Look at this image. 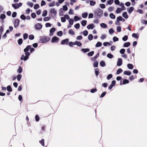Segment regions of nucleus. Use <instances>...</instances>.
<instances>
[{
    "mask_svg": "<svg viewBox=\"0 0 147 147\" xmlns=\"http://www.w3.org/2000/svg\"><path fill=\"white\" fill-rule=\"evenodd\" d=\"M50 40V38L47 36H43L40 37L39 42L40 43H45L48 42Z\"/></svg>",
    "mask_w": 147,
    "mask_h": 147,
    "instance_id": "obj_1",
    "label": "nucleus"
},
{
    "mask_svg": "<svg viewBox=\"0 0 147 147\" xmlns=\"http://www.w3.org/2000/svg\"><path fill=\"white\" fill-rule=\"evenodd\" d=\"M25 53L26 56L24 55H22L21 57V59L24 60V61H26L28 59V56L30 55V53L28 51L24 52Z\"/></svg>",
    "mask_w": 147,
    "mask_h": 147,
    "instance_id": "obj_2",
    "label": "nucleus"
},
{
    "mask_svg": "<svg viewBox=\"0 0 147 147\" xmlns=\"http://www.w3.org/2000/svg\"><path fill=\"white\" fill-rule=\"evenodd\" d=\"M94 13L95 16L100 17V16L102 14L103 11L101 9L98 8L94 11Z\"/></svg>",
    "mask_w": 147,
    "mask_h": 147,
    "instance_id": "obj_3",
    "label": "nucleus"
},
{
    "mask_svg": "<svg viewBox=\"0 0 147 147\" xmlns=\"http://www.w3.org/2000/svg\"><path fill=\"white\" fill-rule=\"evenodd\" d=\"M20 21L18 19H16L14 21V27L15 28H17L19 24Z\"/></svg>",
    "mask_w": 147,
    "mask_h": 147,
    "instance_id": "obj_4",
    "label": "nucleus"
},
{
    "mask_svg": "<svg viewBox=\"0 0 147 147\" xmlns=\"http://www.w3.org/2000/svg\"><path fill=\"white\" fill-rule=\"evenodd\" d=\"M35 27L36 29L40 30L42 28V25L39 23H37L35 25Z\"/></svg>",
    "mask_w": 147,
    "mask_h": 147,
    "instance_id": "obj_5",
    "label": "nucleus"
},
{
    "mask_svg": "<svg viewBox=\"0 0 147 147\" xmlns=\"http://www.w3.org/2000/svg\"><path fill=\"white\" fill-rule=\"evenodd\" d=\"M117 65L118 66H121L122 64V60L121 58H119L117 60Z\"/></svg>",
    "mask_w": 147,
    "mask_h": 147,
    "instance_id": "obj_6",
    "label": "nucleus"
},
{
    "mask_svg": "<svg viewBox=\"0 0 147 147\" xmlns=\"http://www.w3.org/2000/svg\"><path fill=\"white\" fill-rule=\"evenodd\" d=\"M59 38L56 36H55L52 38L51 42L53 43L57 42H58Z\"/></svg>",
    "mask_w": 147,
    "mask_h": 147,
    "instance_id": "obj_7",
    "label": "nucleus"
},
{
    "mask_svg": "<svg viewBox=\"0 0 147 147\" xmlns=\"http://www.w3.org/2000/svg\"><path fill=\"white\" fill-rule=\"evenodd\" d=\"M68 42L69 39L67 38H66L62 40L61 42V43L62 45H64L65 44L67 45V44Z\"/></svg>",
    "mask_w": 147,
    "mask_h": 147,
    "instance_id": "obj_8",
    "label": "nucleus"
},
{
    "mask_svg": "<svg viewBox=\"0 0 147 147\" xmlns=\"http://www.w3.org/2000/svg\"><path fill=\"white\" fill-rule=\"evenodd\" d=\"M50 12L51 13H52L54 14L55 15H56L57 13V11L55 10V9L54 8H51L50 9Z\"/></svg>",
    "mask_w": 147,
    "mask_h": 147,
    "instance_id": "obj_9",
    "label": "nucleus"
},
{
    "mask_svg": "<svg viewBox=\"0 0 147 147\" xmlns=\"http://www.w3.org/2000/svg\"><path fill=\"white\" fill-rule=\"evenodd\" d=\"M94 27V26L93 24H90L87 26V28L88 29H93Z\"/></svg>",
    "mask_w": 147,
    "mask_h": 147,
    "instance_id": "obj_10",
    "label": "nucleus"
},
{
    "mask_svg": "<svg viewBox=\"0 0 147 147\" xmlns=\"http://www.w3.org/2000/svg\"><path fill=\"white\" fill-rule=\"evenodd\" d=\"M99 53H98L94 57L91 58V60L92 61H94L96 60V59L99 57Z\"/></svg>",
    "mask_w": 147,
    "mask_h": 147,
    "instance_id": "obj_11",
    "label": "nucleus"
},
{
    "mask_svg": "<svg viewBox=\"0 0 147 147\" xmlns=\"http://www.w3.org/2000/svg\"><path fill=\"white\" fill-rule=\"evenodd\" d=\"M134 8L133 7H130L128 10L127 11L129 14L131 13L132 11L134 10Z\"/></svg>",
    "mask_w": 147,
    "mask_h": 147,
    "instance_id": "obj_12",
    "label": "nucleus"
},
{
    "mask_svg": "<svg viewBox=\"0 0 147 147\" xmlns=\"http://www.w3.org/2000/svg\"><path fill=\"white\" fill-rule=\"evenodd\" d=\"M81 51L84 53H85L87 52H89L90 51V50L89 49L86 48V49H81Z\"/></svg>",
    "mask_w": 147,
    "mask_h": 147,
    "instance_id": "obj_13",
    "label": "nucleus"
},
{
    "mask_svg": "<svg viewBox=\"0 0 147 147\" xmlns=\"http://www.w3.org/2000/svg\"><path fill=\"white\" fill-rule=\"evenodd\" d=\"M12 6L13 7V8L15 9H18L19 8L18 4L17 3L12 4Z\"/></svg>",
    "mask_w": 147,
    "mask_h": 147,
    "instance_id": "obj_14",
    "label": "nucleus"
},
{
    "mask_svg": "<svg viewBox=\"0 0 147 147\" xmlns=\"http://www.w3.org/2000/svg\"><path fill=\"white\" fill-rule=\"evenodd\" d=\"M123 74L124 75L130 76L131 74V73L130 71H125L123 72Z\"/></svg>",
    "mask_w": 147,
    "mask_h": 147,
    "instance_id": "obj_15",
    "label": "nucleus"
},
{
    "mask_svg": "<svg viewBox=\"0 0 147 147\" xmlns=\"http://www.w3.org/2000/svg\"><path fill=\"white\" fill-rule=\"evenodd\" d=\"M123 16L125 19H127L128 18V16L127 13L126 12H124L123 13Z\"/></svg>",
    "mask_w": 147,
    "mask_h": 147,
    "instance_id": "obj_16",
    "label": "nucleus"
},
{
    "mask_svg": "<svg viewBox=\"0 0 147 147\" xmlns=\"http://www.w3.org/2000/svg\"><path fill=\"white\" fill-rule=\"evenodd\" d=\"M31 49V46L30 45H28L27 46L24 50V52L28 51Z\"/></svg>",
    "mask_w": 147,
    "mask_h": 147,
    "instance_id": "obj_17",
    "label": "nucleus"
},
{
    "mask_svg": "<svg viewBox=\"0 0 147 147\" xmlns=\"http://www.w3.org/2000/svg\"><path fill=\"white\" fill-rule=\"evenodd\" d=\"M87 23V21L85 20H83L81 22V24L83 26H85Z\"/></svg>",
    "mask_w": 147,
    "mask_h": 147,
    "instance_id": "obj_18",
    "label": "nucleus"
},
{
    "mask_svg": "<svg viewBox=\"0 0 147 147\" xmlns=\"http://www.w3.org/2000/svg\"><path fill=\"white\" fill-rule=\"evenodd\" d=\"M100 26L104 28H106L107 27V25L104 23H102L100 24Z\"/></svg>",
    "mask_w": 147,
    "mask_h": 147,
    "instance_id": "obj_19",
    "label": "nucleus"
},
{
    "mask_svg": "<svg viewBox=\"0 0 147 147\" xmlns=\"http://www.w3.org/2000/svg\"><path fill=\"white\" fill-rule=\"evenodd\" d=\"M130 45V43L129 42H125L123 45V47H128Z\"/></svg>",
    "mask_w": 147,
    "mask_h": 147,
    "instance_id": "obj_20",
    "label": "nucleus"
},
{
    "mask_svg": "<svg viewBox=\"0 0 147 147\" xmlns=\"http://www.w3.org/2000/svg\"><path fill=\"white\" fill-rule=\"evenodd\" d=\"M68 33L70 35H74L75 34L74 32L72 29H70Z\"/></svg>",
    "mask_w": 147,
    "mask_h": 147,
    "instance_id": "obj_21",
    "label": "nucleus"
},
{
    "mask_svg": "<svg viewBox=\"0 0 147 147\" xmlns=\"http://www.w3.org/2000/svg\"><path fill=\"white\" fill-rule=\"evenodd\" d=\"M88 13L87 12L83 13L82 14V17L84 18H86L87 17Z\"/></svg>",
    "mask_w": 147,
    "mask_h": 147,
    "instance_id": "obj_22",
    "label": "nucleus"
},
{
    "mask_svg": "<svg viewBox=\"0 0 147 147\" xmlns=\"http://www.w3.org/2000/svg\"><path fill=\"white\" fill-rule=\"evenodd\" d=\"M122 10L121 8L118 7L116 11V13H119Z\"/></svg>",
    "mask_w": 147,
    "mask_h": 147,
    "instance_id": "obj_23",
    "label": "nucleus"
},
{
    "mask_svg": "<svg viewBox=\"0 0 147 147\" xmlns=\"http://www.w3.org/2000/svg\"><path fill=\"white\" fill-rule=\"evenodd\" d=\"M100 65L102 67H104L105 66V62L103 61H102L100 63Z\"/></svg>",
    "mask_w": 147,
    "mask_h": 147,
    "instance_id": "obj_24",
    "label": "nucleus"
},
{
    "mask_svg": "<svg viewBox=\"0 0 147 147\" xmlns=\"http://www.w3.org/2000/svg\"><path fill=\"white\" fill-rule=\"evenodd\" d=\"M128 68L130 69H132L133 68V65L131 64H128L127 65Z\"/></svg>",
    "mask_w": 147,
    "mask_h": 147,
    "instance_id": "obj_25",
    "label": "nucleus"
},
{
    "mask_svg": "<svg viewBox=\"0 0 147 147\" xmlns=\"http://www.w3.org/2000/svg\"><path fill=\"white\" fill-rule=\"evenodd\" d=\"M47 15V11L46 10H44L42 12V16L43 17L46 16Z\"/></svg>",
    "mask_w": 147,
    "mask_h": 147,
    "instance_id": "obj_26",
    "label": "nucleus"
},
{
    "mask_svg": "<svg viewBox=\"0 0 147 147\" xmlns=\"http://www.w3.org/2000/svg\"><path fill=\"white\" fill-rule=\"evenodd\" d=\"M102 45V43L99 42H98L96 45V47H101Z\"/></svg>",
    "mask_w": 147,
    "mask_h": 147,
    "instance_id": "obj_27",
    "label": "nucleus"
},
{
    "mask_svg": "<svg viewBox=\"0 0 147 147\" xmlns=\"http://www.w3.org/2000/svg\"><path fill=\"white\" fill-rule=\"evenodd\" d=\"M51 19V18L49 17H45L44 18L43 20L45 21H47L50 20Z\"/></svg>",
    "mask_w": 147,
    "mask_h": 147,
    "instance_id": "obj_28",
    "label": "nucleus"
},
{
    "mask_svg": "<svg viewBox=\"0 0 147 147\" xmlns=\"http://www.w3.org/2000/svg\"><path fill=\"white\" fill-rule=\"evenodd\" d=\"M109 16L110 18L112 19H115V15L113 13H111L110 14Z\"/></svg>",
    "mask_w": 147,
    "mask_h": 147,
    "instance_id": "obj_29",
    "label": "nucleus"
},
{
    "mask_svg": "<svg viewBox=\"0 0 147 147\" xmlns=\"http://www.w3.org/2000/svg\"><path fill=\"white\" fill-rule=\"evenodd\" d=\"M115 32L114 30H113V28H111L109 30V33L111 35L113 33Z\"/></svg>",
    "mask_w": 147,
    "mask_h": 147,
    "instance_id": "obj_30",
    "label": "nucleus"
},
{
    "mask_svg": "<svg viewBox=\"0 0 147 147\" xmlns=\"http://www.w3.org/2000/svg\"><path fill=\"white\" fill-rule=\"evenodd\" d=\"M90 5L91 6H94L96 4V2L92 0L90 1Z\"/></svg>",
    "mask_w": 147,
    "mask_h": 147,
    "instance_id": "obj_31",
    "label": "nucleus"
},
{
    "mask_svg": "<svg viewBox=\"0 0 147 147\" xmlns=\"http://www.w3.org/2000/svg\"><path fill=\"white\" fill-rule=\"evenodd\" d=\"M39 142L40 144L43 146H45V143H44V140L43 139H42V140L39 141Z\"/></svg>",
    "mask_w": 147,
    "mask_h": 147,
    "instance_id": "obj_32",
    "label": "nucleus"
},
{
    "mask_svg": "<svg viewBox=\"0 0 147 147\" xmlns=\"http://www.w3.org/2000/svg\"><path fill=\"white\" fill-rule=\"evenodd\" d=\"M123 70L119 68V69L117 71V74H120V73L122 72Z\"/></svg>",
    "mask_w": 147,
    "mask_h": 147,
    "instance_id": "obj_33",
    "label": "nucleus"
},
{
    "mask_svg": "<svg viewBox=\"0 0 147 147\" xmlns=\"http://www.w3.org/2000/svg\"><path fill=\"white\" fill-rule=\"evenodd\" d=\"M120 6L122 7L121 8L122 9V10L123 11L125 9V8L123 3H121L120 4Z\"/></svg>",
    "mask_w": 147,
    "mask_h": 147,
    "instance_id": "obj_34",
    "label": "nucleus"
},
{
    "mask_svg": "<svg viewBox=\"0 0 147 147\" xmlns=\"http://www.w3.org/2000/svg\"><path fill=\"white\" fill-rule=\"evenodd\" d=\"M7 90L9 92L12 91V89L10 86H8L7 88Z\"/></svg>",
    "mask_w": 147,
    "mask_h": 147,
    "instance_id": "obj_35",
    "label": "nucleus"
},
{
    "mask_svg": "<svg viewBox=\"0 0 147 147\" xmlns=\"http://www.w3.org/2000/svg\"><path fill=\"white\" fill-rule=\"evenodd\" d=\"M55 5V2L53 1L52 3H50L49 4V7H53Z\"/></svg>",
    "mask_w": 147,
    "mask_h": 147,
    "instance_id": "obj_36",
    "label": "nucleus"
},
{
    "mask_svg": "<svg viewBox=\"0 0 147 147\" xmlns=\"http://www.w3.org/2000/svg\"><path fill=\"white\" fill-rule=\"evenodd\" d=\"M107 36L105 34H102L100 37V38L102 40H104L106 38Z\"/></svg>",
    "mask_w": 147,
    "mask_h": 147,
    "instance_id": "obj_37",
    "label": "nucleus"
},
{
    "mask_svg": "<svg viewBox=\"0 0 147 147\" xmlns=\"http://www.w3.org/2000/svg\"><path fill=\"white\" fill-rule=\"evenodd\" d=\"M22 42L23 40L22 38H20L18 40V43L19 45H21L22 43Z\"/></svg>",
    "mask_w": 147,
    "mask_h": 147,
    "instance_id": "obj_38",
    "label": "nucleus"
},
{
    "mask_svg": "<svg viewBox=\"0 0 147 147\" xmlns=\"http://www.w3.org/2000/svg\"><path fill=\"white\" fill-rule=\"evenodd\" d=\"M98 63L97 61H95L93 64V66L94 67H97L98 66Z\"/></svg>",
    "mask_w": 147,
    "mask_h": 147,
    "instance_id": "obj_39",
    "label": "nucleus"
},
{
    "mask_svg": "<svg viewBox=\"0 0 147 147\" xmlns=\"http://www.w3.org/2000/svg\"><path fill=\"white\" fill-rule=\"evenodd\" d=\"M80 25L79 23L76 24L74 26V27L76 29H78L79 28Z\"/></svg>",
    "mask_w": 147,
    "mask_h": 147,
    "instance_id": "obj_40",
    "label": "nucleus"
},
{
    "mask_svg": "<svg viewBox=\"0 0 147 147\" xmlns=\"http://www.w3.org/2000/svg\"><path fill=\"white\" fill-rule=\"evenodd\" d=\"M83 34L85 36H87L88 34V31L86 30H84L83 32Z\"/></svg>",
    "mask_w": 147,
    "mask_h": 147,
    "instance_id": "obj_41",
    "label": "nucleus"
},
{
    "mask_svg": "<svg viewBox=\"0 0 147 147\" xmlns=\"http://www.w3.org/2000/svg\"><path fill=\"white\" fill-rule=\"evenodd\" d=\"M74 19L76 21H77L80 20V18L77 16H75L74 17Z\"/></svg>",
    "mask_w": 147,
    "mask_h": 147,
    "instance_id": "obj_42",
    "label": "nucleus"
},
{
    "mask_svg": "<svg viewBox=\"0 0 147 147\" xmlns=\"http://www.w3.org/2000/svg\"><path fill=\"white\" fill-rule=\"evenodd\" d=\"M103 45L104 46H106L108 45H111V44L109 42H104Z\"/></svg>",
    "mask_w": 147,
    "mask_h": 147,
    "instance_id": "obj_43",
    "label": "nucleus"
},
{
    "mask_svg": "<svg viewBox=\"0 0 147 147\" xmlns=\"http://www.w3.org/2000/svg\"><path fill=\"white\" fill-rule=\"evenodd\" d=\"M28 34L26 33H25L23 35V38L25 40L28 37Z\"/></svg>",
    "mask_w": 147,
    "mask_h": 147,
    "instance_id": "obj_44",
    "label": "nucleus"
},
{
    "mask_svg": "<svg viewBox=\"0 0 147 147\" xmlns=\"http://www.w3.org/2000/svg\"><path fill=\"white\" fill-rule=\"evenodd\" d=\"M129 82V81L128 80H126V79H124L123 81V84H128Z\"/></svg>",
    "mask_w": 147,
    "mask_h": 147,
    "instance_id": "obj_45",
    "label": "nucleus"
},
{
    "mask_svg": "<svg viewBox=\"0 0 147 147\" xmlns=\"http://www.w3.org/2000/svg\"><path fill=\"white\" fill-rule=\"evenodd\" d=\"M98 70V68L96 69L95 70V74L96 76H97L99 74V72L98 70Z\"/></svg>",
    "mask_w": 147,
    "mask_h": 147,
    "instance_id": "obj_46",
    "label": "nucleus"
},
{
    "mask_svg": "<svg viewBox=\"0 0 147 147\" xmlns=\"http://www.w3.org/2000/svg\"><path fill=\"white\" fill-rule=\"evenodd\" d=\"M34 38V36L32 34L30 35L29 36V39L30 40H33Z\"/></svg>",
    "mask_w": 147,
    "mask_h": 147,
    "instance_id": "obj_47",
    "label": "nucleus"
},
{
    "mask_svg": "<svg viewBox=\"0 0 147 147\" xmlns=\"http://www.w3.org/2000/svg\"><path fill=\"white\" fill-rule=\"evenodd\" d=\"M63 33L61 31H59L58 32L57 34V35L58 36H61L62 35Z\"/></svg>",
    "mask_w": 147,
    "mask_h": 147,
    "instance_id": "obj_48",
    "label": "nucleus"
},
{
    "mask_svg": "<svg viewBox=\"0 0 147 147\" xmlns=\"http://www.w3.org/2000/svg\"><path fill=\"white\" fill-rule=\"evenodd\" d=\"M107 57L111 59L113 57V55L111 54L108 53L107 55Z\"/></svg>",
    "mask_w": 147,
    "mask_h": 147,
    "instance_id": "obj_49",
    "label": "nucleus"
},
{
    "mask_svg": "<svg viewBox=\"0 0 147 147\" xmlns=\"http://www.w3.org/2000/svg\"><path fill=\"white\" fill-rule=\"evenodd\" d=\"M94 53V52L93 51H92L88 53V56H91L93 55Z\"/></svg>",
    "mask_w": 147,
    "mask_h": 147,
    "instance_id": "obj_50",
    "label": "nucleus"
},
{
    "mask_svg": "<svg viewBox=\"0 0 147 147\" xmlns=\"http://www.w3.org/2000/svg\"><path fill=\"white\" fill-rule=\"evenodd\" d=\"M88 38L89 40H92L93 39V36L91 34H89L88 36Z\"/></svg>",
    "mask_w": 147,
    "mask_h": 147,
    "instance_id": "obj_51",
    "label": "nucleus"
},
{
    "mask_svg": "<svg viewBox=\"0 0 147 147\" xmlns=\"http://www.w3.org/2000/svg\"><path fill=\"white\" fill-rule=\"evenodd\" d=\"M113 41L114 42L118 41L119 40V38L116 36H114L113 38Z\"/></svg>",
    "mask_w": 147,
    "mask_h": 147,
    "instance_id": "obj_52",
    "label": "nucleus"
},
{
    "mask_svg": "<svg viewBox=\"0 0 147 147\" xmlns=\"http://www.w3.org/2000/svg\"><path fill=\"white\" fill-rule=\"evenodd\" d=\"M125 51V50L124 49H122L120 50V53L121 54H124Z\"/></svg>",
    "mask_w": 147,
    "mask_h": 147,
    "instance_id": "obj_53",
    "label": "nucleus"
},
{
    "mask_svg": "<svg viewBox=\"0 0 147 147\" xmlns=\"http://www.w3.org/2000/svg\"><path fill=\"white\" fill-rule=\"evenodd\" d=\"M128 39V36H125L123 38L122 40L124 41H126Z\"/></svg>",
    "mask_w": 147,
    "mask_h": 147,
    "instance_id": "obj_54",
    "label": "nucleus"
},
{
    "mask_svg": "<svg viewBox=\"0 0 147 147\" xmlns=\"http://www.w3.org/2000/svg\"><path fill=\"white\" fill-rule=\"evenodd\" d=\"M69 24L71 25H72L73 24V20L72 19H69Z\"/></svg>",
    "mask_w": 147,
    "mask_h": 147,
    "instance_id": "obj_55",
    "label": "nucleus"
},
{
    "mask_svg": "<svg viewBox=\"0 0 147 147\" xmlns=\"http://www.w3.org/2000/svg\"><path fill=\"white\" fill-rule=\"evenodd\" d=\"M113 2V0H109V1H107V3L108 4L111 5L112 4Z\"/></svg>",
    "mask_w": 147,
    "mask_h": 147,
    "instance_id": "obj_56",
    "label": "nucleus"
},
{
    "mask_svg": "<svg viewBox=\"0 0 147 147\" xmlns=\"http://www.w3.org/2000/svg\"><path fill=\"white\" fill-rule=\"evenodd\" d=\"M63 9L64 11H66L68 9V8L67 6L65 5H64L63 7Z\"/></svg>",
    "mask_w": 147,
    "mask_h": 147,
    "instance_id": "obj_57",
    "label": "nucleus"
},
{
    "mask_svg": "<svg viewBox=\"0 0 147 147\" xmlns=\"http://www.w3.org/2000/svg\"><path fill=\"white\" fill-rule=\"evenodd\" d=\"M27 5L31 7H32L33 5V4L32 3L28 2L27 3Z\"/></svg>",
    "mask_w": 147,
    "mask_h": 147,
    "instance_id": "obj_58",
    "label": "nucleus"
},
{
    "mask_svg": "<svg viewBox=\"0 0 147 147\" xmlns=\"http://www.w3.org/2000/svg\"><path fill=\"white\" fill-rule=\"evenodd\" d=\"M5 18V15L4 14H1L0 16V18L1 19H4Z\"/></svg>",
    "mask_w": 147,
    "mask_h": 147,
    "instance_id": "obj_59",
    "label": "nucleus"
},
{
    "mask_svg": "<svg viewBox=\"0 0 147 147\" xmlns=\"http://www.w3.org/2000/svg\"><path fill=\"white\" fill-rule=\"evenodd\" d=\"M22 78V76L20 74H19L17 76V79L18 81H20Z\"/></svg>",
    "mask_w": 147,
    "mask_h": 147,
    "instance_id": "obj_60",
    "label": "nucleus"
},
{
    "mask_svg": "<svg viewBox=\"0 0 147 147\" xmlns=\"http://www.w3.org/2000/svg\"><path fill=\"white\" fill-rule=\"evenodd\" d=\"M55 31V28H51V29L50 30V33H53Z\"/></svg>",
    "mask_w": 147,
    "mask_h": 147,
    "instance_id": "obj_61",
    "label": "nucleus"
},
{
    "mask_svg": "<svg viewBox=\"0 0 147 147\" xmlns=\"http://www.w3.org/2000/svg\"><path fill=\"white\" fill-rule=\"evenodd\" d=\"M21 18L23 20H25L26 19L25 16L24 15H22L20 16Z\"/></svg>",
    "mask_w": 147,
    "mask_h": 147,
    "instance_id": "obj_62",
    "label": "nucleus"
},
{
    "mask_svg": "<svg viewBox=\"0 0 147 147\" xmlns=\"http://www.w3.org/2000/svg\"><path fill=\"white\" fill-rule=\"evenodd\" d=\"M39 7V5L38 4H36L34 5V8L35 9H36L38 8Z\"/></svg>",
    "mask_w": 147,
    "mask_h": 147,
    "instance_id": "obj_63",
    "label": "nucleus"
},
{
    "mask_svg": "<svg viewBox=\"0 0 147 147\" xmlns=\"http://www.w3.org/2000/svg\"><path fill=\"white\" fill-rule=\"evenodd\" d=\"M45 26L46 27H50L51 26V24L49 23H47L45 24Z\"/></svg>",
    "mask_w": 147,
    "mask_h": 147,
    "instance_id": "obj_64",
    "label": "nucleus"
}]
</instances>
